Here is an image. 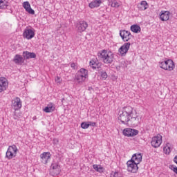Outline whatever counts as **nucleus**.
<instances>
[{
	"label": "nucleus",
	"instance_id": "473e14b6",
	"mask_svg": "<svg viewBox=\"0 0 177 177\" xmlns=\"http://www.w3.org/2000/svg\"><path fill=\"white\" fill-rule=\"evenodd\" d=\"M101 77H102V80H106L107 79V73L101 72Z\"/></svg>",
	"mask_w": 177,
	"mask_h": 177
},
{
	"label": "nucleus",
	"instance_id": "423d86ee",
	"mask_svg": "<svg viewBox=\"0 0 177 177\" xmlns=\"http://www.w3.org/2000/svg\"><path fill=\"white\" fill-rule=\"evenodd\" d=\"M17 147L15 145H10L6 153V158H8V160L15 158L17 156Z\"/></svg>",
	"mask_w": 177,
	"mask_h": 177
},
{
	"label": "nucleus",
	"instance_id": "0eeeda50",
	"mask_svg": "<svg viewBox=\"0 0 177 177\" xmlns=\"http://www.w3.org/2000/svg\"><path fill=\"white\" fill-rule=\"evenodd\" d=\"M161 143H162V136L160 134L153 137L151 141L152 147H154L155 149L160 147V146H161Z\"/></svg>",
	"mask_w": 177,
	"mask_h": 177
},
{
	"label": "nucleus",
	"instance_id": "4be33fe9",
	"mask_svg": "<svg viewBox=\"0 0 177 177\" xmlns=\"http://www.w3.org/2000/svg\"><path fill=\"white\" fill-rule=\"evenodd\" d=\"M23 57H24V59L28 60V59H35L37 57V55H35V53H30L28 51H24L23 52Z\"/></svg>",
	"mask_w": 177,
	"mask_h": 177
},
{
	"label": "nucleus",
	"instance_id": "5701e85b",
	"mask_svg": "<svg viewBox=\"0 0 177 177\" xmlns=\"http://www.w3.org/2000/svg\"><path fill=\"white\" fill-rule=\"evenodd\" d=\"M100 5H102V0H94L88 4V8L95 9V8H99Z\"/></svg>",
	"mask_w": 177,
	"mask_h": 177
},
{
	"label": "nucleus",
	"instance_id": "393cba45",
	"mask_svg": "<svg viewBox=\"0 0 177 177\" xmlns=\"http://www.w3.org/2000/svg\"><path fill=\"white\" fill-rule=\"evenodd\" d=\"M55 106L53 103H50L44 109V111L45 113H53V111H55Z\"/></svg>",
	"mask_w": 177,
	"mask_h": 177
},
{
	"label": "nucleus",
	"instance_id": "a211bd4d",
	"mask_svg": "<svg viewBox=\"0 0 177 177\" xmlns=\"http://www.w3.org/2000/svg\"><path fill=\"white\" fill-rule=\"evenodd\" d=\"M142 153H134L132 156V158L130 160L132 161L133 162H135L136 164L138 165V164H140V162H142Z\"/></svg>",
	"mask_w": 177,
	"mask_h": 177
},
{
	"label": "nucleus",
	"instance_id": "4c0bfd02",
	"mask_svg": "<svg viewBox=\"0 0 177 177\" xmlns=\"http://www.w3.org/2000/svg\"><path fill=\"white\" fill-rule=\"evenodd\" d=\"M93 169H95V171H96L97 172V171H99V165H93Z\"/></svg>",
	"mask_w": 177,
	"mask_h": 177
},
{
	"label": "nucleus",
	"instance_id": "1a4fd4ad",
	"mask_svg": "<svg viewBox=\"0 0 177 177\" xmlns=\"http://www.w3.org/2000/svg\"><path fill=\"white\" fill-rule=\"evenodd\" d=\"M86 28H88V23L85 21H79L76 24V30L80 34H82Z\"/></svg>",
	"mask_w": 177,
	"mask_h": 177
},
{
	"label": "nucleus",
	"instance_id": "9d476101",
	"mask_svg": "<svg viewBox=\"0 0 177 177\" xmlns=\"http://www.w3.org/2000/svg\"><path fill=\"white\" fill-rule=\"evenodd\" d=\"M127 171L129 172L136 174V172H138V169H139V167H138V164L135 163V162H133L132 160L127 161Z\"/></svg>",
	"mask_w": 177,
	"mask_h": 177
},
{
	"label": "nucleus",
	"instance_id": "2f4dec72",
	"mask_svg": "<svg viewBox=\"0 0 177 177\" xmlns=\"http://www.w3.org/2000/svg\"><path fill=\"white\" fill-rule=\"evenodd\" d=\"M169 168L173 171L175 174H177V167L175 166V165H171Z\"/></svg>",
	"mask_w": 177,
	"mask_h": 177
},
{
	"label": "nucleus",
	"instance_id": "c756f323",
	"mask_svg": "<svg viewBox=\"0 0 177 177\" xmlns=\"http://www.w3.org/2000/svg\"><path fill=\"white\" fill-rule=\"evenodd\" d=\"M90 66H92L93 68L96 69V68H99V66H100V64H97L95 61H91Z\"/></svg>",
	"mask_w": 177,
	"mask_h": 177
},
{
	"label": "nucleus",
	"instance_id": "58836bf2",
	"mask_svg": "<svg viewBox=\"0 0 177 177\" xmlns=\"http://www.w3.org/2000/svg\"><path fill=\"white\" fill-rule=\"evenodd\" d=\"M93 169H95V171H96L97 172V171H99V165H93Z\"/></svg>",
	"mask_w": 177,
	"mask_h": 177
},
{
	"label": "nucleus",
	"instance_id": "a878e982",
	"mask_svg": "<svg viewBox=\"0 0 177 177\" xmlns=\"http://www.w3.org/2000/svg\"><path fill=\"white\" fill-rule=\"evenodd\" d=\"M141 28L140 26H139L138 25H132L131 26V30L133 32H135V34H139V32H140L141 31Z\"/></svg>",
	"mask_w": 177,
	"mask_h": 177
},
{
	"label": "nucleus",
	"instance_id": "412c9836",
	"mask_svg": "<svg viewBox=\"0 0 177 177\" xmlns=\"http://www.w3.org/2000/svg\"><path fill=\"white\" fill-rule=\"evenodd\" d=\"M23 8H25L26 11L28 12L30 15H35V11L31 8V5H30V2L24 1L23 3Z\"/></svg>",
	"mask_w": 177,
	"mask_h": 177
},
{
	"label": "nucleus",
	"instance_id": "dca6fc26",
	"mask_svg": "<svg viewBox=\"0 0 177 177\" xmlns=\"http://www.w3.org/2000/svg\"><path fill=\"white\" fill-rule=\"evenodd\" d=\"M12 106L14 110H20L21 109V100L20 97H17L12 100Z\"/></svg>",
	"mask_w": 177,
	"mask_h": 177
},
{
	"label": "nucleus",
	"instance_id": "f257e3e1",
	"mask_svg": "<svg viewBox=\"0 0 177 177\" xmlns=\"http://www.w3.org/2000/svg\"><path fill=\"white\" fill-rule=\"evenodd\" d=\"M131 120L134 125L139 124V118H138L136 111L133 110L132 106H125L122 109V111L120 112L118 120L124 125H128V122H129Z\"/></svg>",
	"mask_w": 177,
	"mask_h": 177
},
{
	"label": "nucleus",
	"instance_id": "6ab92c4d",
	"mask_svg": "<svg viewBox=\"0 0 177 177\" xmlns=\"http://www.w3.org/2000/svg\"><path fill=\"white\" fill-rule=\"evenodd\" d=\"M14 63L18 66H21L24 63V58L21 55L17 54L13 58Z\"/></svg>",
	"mask_w": 177,
	"mask_h": 177
},
{
	"label": "nucleus",
	"instance_id": "20e7f679",
	"mask_svg": "<svg viewBox=\"0 0 177 177\" xmlns=\"http://www.w3.org/2000/svg\"><path fill=\"white\" fill-rule=\"evenodd\" d=\"M88 77V70L82 68L75 73L74 81L77 85H82V83L85 82V80Z\"/></svg>",
	"mask_w": 177,
	"mask_h": 177
},
{
	"label": "nucleus",
	"instance_id": "e433bc0d",
	"mask_svg": "<svg viewBox=\"0 0 177 177\" xmlns=\"http://www.w3.org/2000/svg\"><path fill=\"white\" fill-rule=\"evenodd\" d=\"M88 127H95L96 126V122H88Z\"/></svg>",
	"mask_w": 177,
	"mask_h": 177
},
{
	"label": "nucleus",
	"instance_id": "6e6552de",
	"mask_svg": "<svg viewBox=\"0 0 177 177\" xmlns=\"http://www.w3.org/2000/svg\"><path fill=\"white\" fill-rule=\"evenodd\" d=\"M23 37L26 39H32V38L35 37V30L32 28H26L24 30Z\"/></svg>",
	"mask_w": 177,
	"mask_h": 177
},
{
	"label": "nucleus",
	"instance_id": "cd10ccee",
	"mask_svg": "<svg viewBox=\"0 0 177 177\" xmlns=\"http://www.w3.org/2000/svg\"><path fill=\"white\" fill-rule=\"evenodd\" d=\"M109 2L111 8H120V3L117 2L116 0H109Z\"/></svg>",
	"mask_w": 177,
	"mask_h": 177
},
{
	"label": "nucleus",
	"instance_id": "79ce46f5",
	"mask_svg": "<svg viewBox=\"0 0 177 177\" xmlns=\"http://www.w3.org/2000/svg\"><path fill=\"white\" fill-rule=\"evenodd\" d=\"M88 89H92V87H89Z\"/></svg>",
	"mask_w": 177,
	"mask_h": 177
},
{
	"label": "nucleus",
	"instance_id": "f03ea898",
	"mask_svg": "<svg viewBox=\"0 0 177 177\" xmlns=\"http://www.w3.org/2000/svg\"><path fill=\"white\" fill-rule=\"evenodd\" d=\"M97 56L104 64H111L114 62V54L110 50H101L97 53Z\"/></svg>",
	"mask_w": 177,
	"mask_h": 177
},
{
	"label": "nucleus",
	"instance_id": "f704fd0d",
	"mask_svg": "<svg viewBox=\"0 0 177 177\" xmlns=\"http://www.w3.org/2000/svg\"><path fill=\"white\" fill-rule=\"evenodd\" d=\"M71 67L73 70H77V64L73 62L71 64Z\"/></svg>",
	"mask_w": 177,
	"mask_h": 177
},
{
	"label": "nucleus",
	"instance_id": "c85d7f7f",
	"mask_svg": "<svg viewBox=\"0 0 177 177\" xmlns=\"http://www.w3.org/2000/svg\"><path fill=\"white\" fill-rule=\"evenodd\" d=\"M163 151L165 154H169V153L172 151V149L169 147V144H167V145L163 147Z\"/></svg>",
	"mask_w": 177,
	"mask_h": 177
},
{
	"label": "nucleus",
	"instance_id": "a19ab883",
	"mask_svg": "<svg viewBox=\"0 0 177 177\" xmlns=\"http://www.w3.org/2000/svg\"><path fill=\"white\" fill-rule=\"evenodd\" d=\"M60 80V77L59 76L57 77V78L55 79V81L57 82H60L59 80Z\"/></svg>",
	"mask_w": 177,
	"mask_h": 177
},
{
	"label": "nucleus",
	"instance_id": "f8f14e48",
	"mask_svg": "<svg viewBox=\"0 0 177 177\" xmlns=\"http://www.w3.org/2000/svg\"><path fill=\"white\" fill-rule=\"evenodd\" d=\"M120 36L121 37L124 42H128L131 38H132V35L130 31L121 30H120Z\"/></svg>",
	"mask_w": 177,
	"mask_h": 177
},
{
	"label": "nucleus",
	"instance_id": "f3484780",
	"mask_svg": "<svg viewBox=\"0 0 177 177\" xmlns=\"http://www.w3.org/2000/svg\"><path fill=\"white\" fill-rule=\"evenodd\" d=\"M50 157H52L50 152H43L40 154V158H41V162H43V164H48L49 160H50Z\"/></svg>",
	"mask_w": 177,
	"mask_h": 177
},
{
	"label": "nucleus",
	"instance_id": "b1692460",
	"mask_svg": "<svg viewBox=\"0 0 177 177\" xmlns=\"http://www.w3.org/2000/svg\"><path fill=\"white\" fill-rule=\"evenodd\" d=\"M139 10H146L149 8V4L146 1H142L140 4L138 5Z\"/></svg>",
	"mask_w": 177,
	"mask_h": 177
},
{
	"label": "nucleus",
	"instance_id": "bb28decb",
	"mask_svg": "<svg viewBox=\"0 0 177 177\" xmlns=\"http://www.w3.org/2000/svg\"><path fill=\"white\" fill-rule=\"evenodd\" d=\"M8 6H9V2L6 1V0H1L0 9H7Z\"/></svg>",
	"mask_w": 177,
	"mask_h": 177
},
{
	"label": "nucleus",
	"instance_id": "aec40b11",
	"mask_svg": "<svg viewBox=\"0 0 177 177\" xmlns=\"http://www.w3.org/2000/svg\"><path fill=\"white\" fill-rule=\"evenodd\" d=\"M169 16H171L169 11H162L160 15V19L162 21H168Z\"/></svg>",
	"mask_w": 177,
	"mask_h": 177
},
{
	"label": "nucleus",
	"instance_id": "7ed1b4c3",
	"mask_svg": "<svg viewBox=\"0 0 177 177\" xmlns=\"http://www.w3.org/2000/svg\"><path fill=\"white\" fill-rule=\"evenodd\" d=\"M88 77V70L82 68L75 73L74 81L77 85H82V83L85 82V80Z\"/></svg>",
	"mask_w": 177,
	"mask_h": 177
},
{
	"label": "nucleus",
	"instance_id": "2eb2a0df",
	"mask_svg": "<svg viewBox=\"0 0 177 177\" xmlns=\"http://www.w3.org/2000/svg\"><path fill=\"white\" fill-rule=\"evenodd\" d=\"M8 86H9L8 80L5 77H0V93L5 92L8 89Z\"/></svg>",
	"mask_w": 177,
	"mask_h": 177
},
{
	"label": "nucleus",
	"instance_id": "c9c22d12",
	"mask_svg": "<svg viewBox=\"0 0 177 177\" xmlns=\"http://www.w3.org/2000/svg\"><path fill=\"white\" fill-rule=\"evenodd\" d=\"M14 120H19L20 118V115L17 114V113L15 112L13 115Z\"/></svg>",
	"mask_w": 177,
	"mask_h": 177
},
{
	"label": "nucleus",
	"instance_id": "7c9ffc66",
	"mask_svg": "<svg viewBox=\"0 0 177 177\" xmlns=\"http://www.w3.org/2000/svg\"><path fill=\"white\" fill-rule=\"evenodd\" d=\"M81 128H82V129H88L89 128V124L88 123V122H82Z\"/></svg>",
	"mask_w": 177,
	"mask_h": 177
},
{
	"label": "nucleus",
	"instance_id": "9b49d317",
	"mask_svg": "<svg viewBox=\"0 0 177 177\" xmlns=\"http://www.w3.org/2000/svg\"><path fill=\"white\" fill-rule=\"evenodd\" d=\"M129 48H131V43L126 42L124 43L119 49L118 52L120 56H126L127 53H128V50H129Z\"/></svg>",
	"mask_w": 177,
	"mask_h": 177
},
{
	"label": "nucleus",
	"instance_id": "ea45409f",
	"mask_svg": "<svg viewBox=\"0 0 177 177\" xmlns=\"http://www.w3.org/2000/svg\"><path fill=\"white\" fill-rule=\"evenodd\" d=\"M53 145H57V143H59V139L54 138L53 140Z\"/></svg>",
	"mask_w": 177,
	"mask_h": 177
},
{
	"label": "nucleus",
	"instance_id": "39448f33",
	"mask_svg": "<svg viewBox=\"0 0 177 177\" xmlns=\"http://www.w3.org/2000/svg\"><path fill=\"white\" fill-rule=\"evenodd\" d=\"M159 67L162 70L167 71H172L175 68V62L172 59H167L159 62Z\"/></svg>",
	"mask_w": 177,
	"mask_h": 177
},
{
	"label": "nucleus",
	"instance_id": "72a5a7b5",
	"mask_svg": "<svg viewBox=\"0 0 177 177\" xmlns=\"http://www.w3.org/2000/svg\"><path fill=\"white\" fill-rule=\"evenodd\" d=\"M97 172H99L100 174H103V172H104V167H102L101 165H99V168H98Z\"/></svg>",
	"mask_w": 177,
	"mask_h": 177
},
{
	"label": "nucleus",
	"instance_id": "4468645a",
	"mask_svg": "<svg viewBox=\"0 0 177 177\" xmlns=\"http://www.w3.org/2000/svg\"><path fill=\"white\" fill-rule=\"evenodd\" d=\"M60 166L59 165V163L55 162L51 164L50 172L53 176H56V175H59V174H60Z\"/></svg>",
	"mask_w": 177,
	"mask_h": 177
},
{
	"label": "nucleus",
	"instance_id": "ddd939ff",
	"mask_svg": "<svg viewBox=\"0 0 177 177\" xmlns=\"http://www.w3.org/2000/svg\"><path fill=\"white\" fill-rule=\"evenodd\" d=\"M138 133H139V131L134 129L126 128L123 130V135L124 136H127L128 138L136 136Z\"/></svg>",
	"mask_w": 177,
	"mask_h": 177
}]
</instances>
